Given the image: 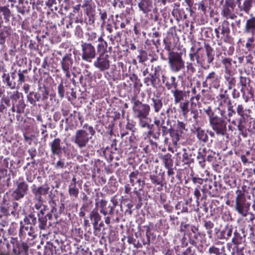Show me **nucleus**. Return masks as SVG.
I'll list each match as a JSON object with an SVG mask.
<instances>
[{
  "instance_id": "nucleus-1",
  "label": "nucleus",
  "mask_w": 255,
  "mask_h": 255,
  "mask_svg": "<svg viewBox=\"0 0 255 255\" xmlns=\"http://www.w3.org/2000/svg\"><path fill=\"white\" fill-rule=\"evenodd\" d=\"M35 213L36 211H33L25 216L23 219L24 225L20 223L18 235L22 242L20 243L17 237H11L10 241V243L12 245L11 252L8 253L0 252V255H28L29 246L27 242L36 237L35 226L37 221Z\"/></svg>"
},
{
  "instance_id": "nucleus-2",
  "label": "nucleus",
  "mask_w": 255,
  "mask_h": 255,
  "mask_svg": "<svg viewBox=\"0 0 255 255\" xmlns=\"http://www.w3.org/2000/svg\"><path fill=\"white\" fill-rule=\"evenodd\" d=\"M49 189L50 187L46 183L37 187L33 185L31 189L34 196V199L36 201L33 210L34 211V209L37 210L36 212L38 217V227L41 230H45L48 228L47 218L50 219L52 217L51 213L55 214L57 211V209L55 207L56 203L54 200L51 201L53 206L50 211H49L48 206L43 204V199L42 196L48 194Z\"/></svg>"
},
{
  "instance_id": "nucleus-3",
  "label": "nucleus",
  "mask_w": 255,
  "mask_h": 255,
  "mask_svg": "<svg viewBox=\"0 0 255 255\" xmlns=\"http://www.w3.org/2000/svg\"><path fill=\"white\" fill-rule=\"evenodd\" d=\"M110 202L111 204L108 205L107 201L104 199L100 200L98 202L100 212L105 216V223L107 225L109 226L111 223H119L120 222V218L122 216V212H123L124 207L126 208L125 211V215H131L132 212L131 208L133 205L130 201L128 199L124 200L123 204L125 207H123V205L121 204L120 211L116 209V207L119 204L117 195L111 197ZM96 205H98L97 203H96Z\"/></svg>"
},
{
  "instance_id": "nucleus-4",
  "label": "nucleus",
  "mask_w": 255,
  "mask_h": 255,
  "mask_svg": "<svg viewBox=\"0 0 255 255\" xmlns=\"http://www.w3.org/2000/svg\"><path fill=\"white\" fill-rule=\"evenodd\" d=\"M95 134L94 128L92 126L85 124L82 128L75 131L74 135L71 138V141L81 149L80 153L86 157H89V152L83 149L89 147V141Z\"/></svg>"
},
{
  "instance_id": "nucleus-5",
  "label": "nucleus",
  "mask_w": 255,
  "mask_h": 255,
  "mask_svg": "<svg viewBox=\"0 0 255 255\" xmlns=\"http://www.w3.org/2000/svg\"><path fill=\"white\" fill-rule=\"evenodd\" d=\"M142 101L138 95H133L131 96V103L133 104L132 110L134 116L138 118L139 125L144 128L149 127L148 124V116L150 111V107L147 104H143Z\"/></svg>"
},
{
  "instance_id": "nucleus-6",
  "label": "nucleus",
  "mask_w": 255,
  "mask_h": 255,
  "mask_svg": "<svg viewBox=\"0 0 255 255\" xmlns=\"http://www.w3.org/2000/svg\"><path fill=\"white\" fill-rule=\"evenodd\" d=\"M165 49L167 50L169 55V62L172 70L177 72L184 66V63L181 57L177 53L171 54L172 47L174 44V37L172 33H168L165 38L163 39Z\"/></svg>"
},
{
  "instance_id": "nucleus-7",
  "label": "nucleus",
  "mask_w": 255,
  "mask_h": 255,
  "mask_svg": "<svg viewBox=\"0 0 255 255\" xmlns=\"http://www.w3.org/2000/svg\"><path fill=\"white\" fill-rule=\"evenodd\" d=\"M144 83L147 85H152L154 89L151 91L153 93L152 97H151V101L154 111L158 112L159 110V78L156 76L150 74L149 77H147L144 79Z\"/></svg>"
},
{
  "instance_id": "nucleus-8",
  "label": "nucleus",
  "mask_w": 255,
  "mask_h": 255,
  "mask_svg": "<svg viewBox=\"0 0 255 255\" xmlns=\"http://www.w3.org/2000/svg\"><path fill=\"white\" fill-rule=\"evenodd\" d=\"M17 201L12 198L8 200L3 198L0 206V213L3 215L7 216L11 215L15 218H18L20 207Z\"/></svg>"
},
{
  "instance_id": "nucleus-9",
  "label": "nucleus",
  "mask_w": 255,
  "mask_h": 255,
  "mask_svg": "<svg viewBox=\"0 0 255 255\" xmlns=\"http://www.w3.org/2000/svg\"><path fill=\"white\" fill-rule=\"evenodd\" d=\"M9 99L11 101L12 105L16 106V120L18 121H22L23 117L21 114L24 113L26 107L22 93L17 90L14 91L11 93Z\"/></svg>"
},
{
  "instance_id": "nucleus-10",
  "label": "nucleus",
  "mask_w": 255,
  "mask_h": 255,
  "mask_svg": "<svg viewBox=\"0 0 255 255\" xmlns=\"http://www.w3.org/2000/svg\"><path fill=\"white\" fill-rule=\"evenodd\" d=\"M82 204L80 209L79 215L81 218L84 219V226L85 227H89L91 226V224L88 219L85 218L86 213L90 212L93 209L94 205L93 201L91 198L89 197L85 193L83 194L82 198Z\"/></svg>"
},
{
  "instance_id": "nucleus-11",
  "label": "nucleus",
  "mask_w": 255,
  "mask_h": 255,
  "mask_svg": "<svg viewBox=\"0 0 255 255\" xmlns=\"http://www.w3.org/2000/svg\"><path fill=\"white\" fill-rule=\"evenodd\" d=\"M81 47V55L83 61L91 62L93 59L96 58V49L92 43L82 41Z\"/></svg>"
},
{
  "instance_id": "nucleus-12",
  "label": "nucleus",
  "mask_w": 255,
  "mask_h": 255,
  "mask_svg": "<svg viewBox=\"0 0 255 255\" xmlns=\"http://www.w3.org/2000/svg\"><path fill=\"white\" fill-rule=\"evenodd\" d=\"M16 188L10 194L11 198L19 201L27 194L28 191V185L24 181L23 177L19 178L16 182Z\"/></svg>"
},
{
  "instance_id": "nucleus-13",
  "label": "nucleus",
  "mask_w": 255,
  "mask_h": 255,
  "mask_svg": "<svg viewBox=\"0 0 255 255\" xmlns=\"http://www.w3.org/2000/svg\"><path fill=\"white\" fill-rule=\"evenodd\" d=\"M44 90L41 91V93L34 91L29 92L26 95L27 102L32 106H35L36 102H42L44 103L48 98L49 91L44 87Z\"/></svg>"
},
{
  "instance_id": "nucleus-14",
  "label": "nucleus",
  "mask_w": 255,
  "mask_h": 255,
  "mask_svg": "<svg viewBox=\"0 0 255 255\" xmlns=\"http://www.w3.org/2000/svg\"><path fill=\"white\" fill-rule=\"evenodd\" d=\"M2 73L1 77L2 78V83L5 85V86L9 88L10 89H14L16 87V82L15 81V78L16 77V71H13L10 73L7 72V70L5 67L0 66V72Z\"/></svg>"
},
{
  "instance_id": "nucleus-15",
  "label": "nucleus",
  "mask_w": 255,
  "mask_h": 255,
  "mask_svg": "<svg viewBox=\"0 0 255 255\" xmlns=\"http://www.w3.org/2000/svg\"><path fill=\"white\" fill-rule=\"evenodd\" d=\"M111 57L108 53L98 54L94 61V66L101 72L108 70L111 66Z\"/></svg>"
},
{
  "instance_id": "nucleus-16",
  "label": "nucleus",
  "mask_w": 255,
  "mask_h": 255,
  "mask_svg": "<svg viewBox=\"0 0 255 255\" xmlns=\"http://www.w3.org/2000/svg\"><path fill=\"white\" fill-rule=\"evenodd\" d=\"M61 68L65 74V77L69 79L71 76V69L74 64L72 54L66 53L62 57L60 62Z\"/></svg>"
},
{
  "instance_id": "nucleus-17",
  "label": "nucleus",
  "mask_w": 255,
  "mask_h": 255,
  "mask_svg": "<svg viewBox=\"0 0 255 255\" xmlns=\"http://www.w3.org/2000/svg\"><path fill=\"white\" fill-rule=\"evenodd\" d=\"M11 18L12 20H19L21 18L19 15H17V17H15L13 11L9 8V6L3 5L0 6V21L1 26L2 25L3 22L9 23L10 19Z\"/></svg>"
},
{
  "instance_id": "nucleus-18",
  "label": "nucleus",
  "mask_w": 255,
  "mask_h": 255,
  "mask_svg": "<svg viewBox=\"0 0 255 255\" xmlns=\"http://www.w3.org/2000/svg\"><path fill=\"white\" fill-rule=\"evenodd\" d=\"M235 6L234 0H226L223 5L221 15L226 19H234L237 17L234 12Z\"/></svg>"
},
{
  "instance_id": "nucleus-19",
  "label": "nucleus",
  "mask_w": 255,
  "mask_h": 255,
  "mask_svg": "<svg viewBox=\"0 0 255 255\" xmlns=\"http://www.w3.org/2000/svg\"><path fill=\"white\" fill-rule=\"evenodd\" d=\"M159 32L155 31L153 32L152 37L154 38L152 39L150 44V52L149 56L151 57L150 59L151 62L157 61L158 59V53L159 52L158 45H159Z\"/></svg>"
},
{
  "instance_id": "nucleus-20",
  "label": "nucleus",
  "mask_w": 255,
  "mask_h": 255,
  "mask_svg": "<svg viewBox=\"0 0 255 255\" xmlns=\"http://www.w3.org/2000/svg\"><path fill=\"white\" fill-rule=\"evenodd\" d=\"M210 123L212 129L215 131L217 135H225L227 131L226 124L222 120L217 118L211 120Z\"/></svg>"
},
{
  "instance_id": "nucleus-21",
  "label": "nucleus",
  "mask_w": 255,
  "mask_h": 255,
  "mask_svg": "<svg viewBox=\"0 0 255 255\" xmlns=\"http://www.w3.org/2000/svg\"><path fill=\"white\" fill-rule=\"evenodd\" d=\"M63 143L61 139L59 138H55L52 141L49 142V145L52 154L61 157L63 151H65V147L62 146Z\"/></svg>"
},
{
  "instance_id": "nucleus-22",
  "label": "nucleus",
  "mask_w": 255,
  "mask_h": 255,
  "mask_svg": "<svg viewBox=\"0 0 255 255\" xmlns=\"http://www.w3.org/2000/svg\"><path fill=\"white\" fill-rule=\"evenodd\" d=\"M18 4L16 5L18 12L22 15L28 13L30 10L31 6L33 7L35 5V0H18Z\"/></svg>"
},
{
  "instance_id": "nucleus-23",
  "label": "nucleus",
  "mask_w": 255,
  "mask_h": 255,
  "mask_svg": "<svg viewBox=\"0 0 255 255\" xmlns=\"http://www.w3.org/2000/svg\"><path fill=\"white\" fill-rule=\"evenodd\" d=\"M251 204L246 200L235 201V209L243 217H246L249 213Z\"/></svg>"
},
{
  "instance_id": "nucleus-24",
  "label": "nucleus",
  "mask_w": 255,
  "mask_h": 255,
  "mask_svg": "<svg viewBox=\"0 0 255 255\" xmlns=\"http://www.w3.org/2000/svg\"><path fill=\"white\" fill-rule=\"evenodd\" d=\"M77 184H78L79 186L81 185V183H79V181L77 180L75 176H73L68 186L69 195L70 197L73 199L78 198L79 194V189L77 186Z\"/></svg>"
},
{
  "instance_id": "nucleus-25",
  "label": "nucleus",
  "mask_w": 255,
  "mask_h": 255,
  "mask_svg": "<svg viewBox=\"0 0 255 255\" xmlns=\"http://www.w3.org/2000/svg\"><path fill=\"white\" fill-rule=\"evenodd\" d=\"M11 33V27L10 25H2L0 27V44L3 45L7 38H9Z\"/></svg>"
},
{
  "instance_id": "nucleus-26",
  "label": "nucleus",
  "mask_w": 255,
  "mask_h": 255,
  "mask_svg": "<svg viewBox=\"0 0 255 255\" xmlns=\"http://www.w3.org/2000/svg\"><path fill=\"white\" fill-rule=\"evenodd\" d=\"M116 20L115 22V28H118V26L123 29L126 28V25L129 24L130 20L126 15L121 14L120 16L118 15H116Z\"/></svg>"
},
{
  "instance_id": "nucleus-27",
  "label": "nucleus",
  "mask_w": 255,
  "mask_h": 255,
  "mask_svg": "<svg viewBox=\"0 0 255 255\" xmlns=\"http://www.w3.org/2000/svg\"><path fill=\"white\" fill-rule=\"evenodd\" d=\"M133 192L136 195L137 198V204L136 207L137 209H139L143 205V201L146 199V193L143 189H137V187H134Z\"/></svg>"
},
{
  "instance_id": "nucleus-28",
  "label": "nucleus",
  "mask_w": 255,
  "mask_h": 255,
  "mask_svg": "<svg viewBox=\"0 0 255 255\" xmlns=\"http://www.w3.org/2000/svg\"><path fill=\"white\" fill-rule=\"evenodd\" d=\"M205 82L209 83L215 88L220 86L219 78L215 72H210L206 77Z\"/></svg>"
},
{
  "instance_id": "nucleus-29",
  "label": "nucleus",
  "mask_w": 255,
  "mask_h": 255,
  "mask_svg": "<svg viewBox=\"0 0 255 255\" xmlns=\"http://www.w3.org/2000/svg\"><path fill=\"white\" fill-rule=\"evenodd\" d=\"M231 102L230 99L224 94L220 95V99H219V106L218 109L221 111V114L222 116L223 115V113H225L224 108L226 106L228 107L231 105Z\"/></svg>"
},
{
  "instance_id": "nucleus-30",
  "label": "nucleus",
  "mask_w": 255,
  "mask_h": 255,
  "mask_svg": "<svg viewBox=\"0 0 255 255\" xmlns=\"http://www.w3.org/2000/svg\"><path fill=\"white\" fill-rule=\"evenodd\" d=\"M97 41L98 42L96 47L98 54H100L101 53H107L108 43L104 40L102 35L98 37Z\"/></svg>"
},
{
  "instance_id": "nucleus-31",
  "label": "nucleus",
  "mask_w": 255,
  "mask_h": 255,
  "mask_svg": "<svg viewBox=\"0 0 255 255\" xmlns=\"http://www.w3.org/2000/svg\"><path fill=\"white\" fill-rule=\"evenodd\" d=\"M138 6L139 10L144 14L151 11L152 8V2L151 0H138Z\"/></svg>"
},
{
  "instance_id": "nucleus-32",
  "label": "nucleus",
  "mask_w": 255,
  "mask_h": 255,
  "mask_svg": "<svg viewBox=\"0 0 255 255\" xmlns=\"http://www.w3.org/2000/svg\"><path fill=\"white\" fill-rule=\"evenodd\" d=\"M101 111L102 110L101 109H99V113L96 114V116L98 117V120L96 122L94 129L95 130H96L98 132L103 134V133L104 132V122L101 121V118H103L105 116V115L101 113Z\"/></svg>"
},
{
  "instance_id": "nucleus-33",
  "label": "nucleus",
  "mask_w": 255,
  "mask_h": 255,
  "mask_svg": "<svg viewBox=\"0 0 255 255\" xmlns=\"http://www.w3.org/2000/svg\"><path fill=\"white\" fill-rule=\"evenodd\" d=\"M89 216L92 222L94 228L96 229L99 222L101 220V216L98 213V211L95 209L92 210L90 212Z\"/></svg>"
},
{
  "instance_id": "nucleus-34",
  "label": "nucleus",
  "mask_w": 255,
  "mask_h": 255,
  "mask_svg": "<svg viewBox=\"0 0 255 255\" xmlns=\"http://www.w3.org/2000/svg\"><path fill=\"white\" fill-rule=\"evenodd\" d=\"M129 79L133 82V95H138L140 91L142 84L137 76L133 74L129 77Z\"/></svg>"
},
{
  "instance_id": "nucleus-35",
  "label": "nucleus",
  "mask_w": 255,
  "mask_h": 255,
  "mask_svg": "<svg viewBox=\"0 0 255 255\" xmlns=\"http://www.w3.org/2000/svg\"><path fill=\"white\" fill-rule=\"evenodd\" d=\"M206 56H202L203 59H206V64H210L212 62L214 58V52L213 48L208 44H205Z\"/></svg>"
},
{
  "instance_id": "nucleus-36",
  "label": "nucleus",
  "mask_w": 255,
  "mask_h": 255,
  "mask_svg": "<svg viewBox=\"0 0 255 255\" xmlns=\"http://www.w3.org/2000/svg\"><path fill=\"white\" fill-rule=\"evenodd\" d=\"M181 134L179 132L178 130H175L173 129H171L169 130V136L170 137V139L172 142V144L174 145H176L177 142L179 141Z\"/></svg>"
},
{
  "instance_id": "nucleus-37",
  "label": "nucleus",
  "mask_w": 255,
  "mask_h": 255,
  "mask_svg": "<svg viewBox=\"0 0 255 255\" xmlns=\"http://www.w3.org/2000/svg\"><path fill=\"white\" fill-rule=\"evenodd\" d=\"M252 6V0H244L243 3L240 2L238 3V7L241 11H244L246 13H249Z\"/></svg>"
},
{
  "instance_id": "nucleus-38",
  "label": "nucleus",
  "mask_w": 255,
  "mask_h": 255,
  "mask_svg": "<svg viewBox=\"0 0 255 255\" xmlns=\"http://www.w3.org/2000/svg\"><path fill=\"white\" fill-rule=\"evenodd\" d=\"M116 151L113 149H111L108 147L103 151V154L108 162H111L114 159H118V156H116Z\"/></svg>"
},
{
  "instance_id": "nucleus-39",
  "label": "nucleus",
  "mask_w": 255,
  "mask_h": 255,
  "mask_svg": "<svg viewBox=\"0 0 255 255\" xmlns=\"http://www.w3.org/2000/svg\"><path fill=\"white\" fill-rule=\"evenodd\" d=\"M251 80L249 78L241 76L240 77L239 84L242 86L240 90L243 96H245L246 93V89L248 86L250 85Z\"/></svg>"
},
{
  "instance_id": "nucleus-40",
  "label": "nucleus",
  "mask_w": 255,
  "mask_h": 255,
  "mask_svg": "<svg viewBox=\"0 0 255 255\" xmlns=\"http://www.w3.org/2000/svg\"><path fill=\"white\" fill-rule=\"evenodd\" d=\"M133 141L131 139V137H130L128 140L121 142V147L123 151L126 153L131 152L130 150L133 148L132 145Z\"/></svg>"
},
{
  "instance_id": "nucleus-41",
  "label": "nucleus",
  "mask_w": 255,
  "mask_h": 255,
  "mask_svg": "<svg viewBox=\"0 0 255 255\" xmlns=\"http://www.w3.org/2000/svg\"><path fill=\"white\" fill-rule=\"evenodd\" d=\"M245 29L247 32H253L255 30V17H252L247 20Z\"/></svg>"
},
{
  "instance_id": "nucleus-42",
  "label": "nucleus",
  "mask_w": 255,
  "mask_h": 255,
  "mask_svg": "<svg viewBox=\"0 0 255 255\" xmlns=\"http://www.w3.org/2000/svg\"><path fill=\"white\" fill-rule=\"evenodd\" d=\"M87 30L88 31L85 33L87 42L90 43L94 41L97 42L99 37L97 33L94 31L90 30L89 27L87 28Z\"/></svg>"
},
{
  "instance_id": "nucleus-43",
  "label": "nucleus",
  "mask_w": 255,
  "mask_h": 255,
  "mask_svg": "<svg viewBox=\"0 0 255 255\" xmlns=\"http://www.w3.org/2000/svg\"><path fill=\"white\" fill-rule=\"evenodd\" d=\"M155 170L150 173V179L151 182L155 185L159 184V173H157L158 165H155Z\"/></svg>"
},
{
  "instance_id": "nucleus-44",
  "label": "nucleus",
  "mask_w": 255,
  "mask_h": 255,
  "mask_svg": "<svg viewBox=\"0 0 255 255\" xmlns=\"http://www.w3.org/2000/svg\"><path fill=\"white\" fill-rule=\"evenodd\" d=\"M154 124L156 125L157 129L156 131H154L153 129H152V127H153V125H151V127L150 128L149 131V133L150 136L152 137L155 139H158L159 137V120H157L155 118L154 121Z\"/></svg>"
},
{
  "instance_id": "nucleus-45",
  "label": "nucleus",
  "mask_w": 255,
  "mask_h": 255,
  "mask_svg": "<svg viewBox=\"0 0 255 255\" xmlns=\"http://www.w3.org/2000/svg\"><path fill=\"white\" fill-rule=\"evenodd\" d=\"M159 187H157L152 189V190L149 192V197L153 199L155 203H158L159 201Z\"/></svg>"
},
{
  "instance_id": "nucleus-46",
  "label": "nucleus",
  "mask_w": 255,
  "mask_h": 255,
  "mask_svg": "<svg viewBox=\"0 0 255 255\" xmlns=\"http://www.w3.org/2000/svg\"><path fill=\"white\" fill-rule=\"evenodd\" d=\"M208 188L207 189L209 194L212 197H216L219 195V191L216 183L208 185Z\"/></svg>"
},
{
  "instance_id": "nucleus-47",
  "label": "nucleus",
  "mask_w": 255,
  "mask_h": 255,
  "mask_svg": "<svg viewBox=\"0 0 255 255\" xmlns=\"http://www.w3.org/2000/svg\"><path fill=\"white\" fill-rule=\"evenodd\" d=\"M197 137L203 142H207L208 139V136L206 131L201 128L197 129Z\"/></svg>"
},
{
  "instance_id": "nucleus-48",
  "label": "nucleus",
  "mask_w": 255,
  "mask_h": 255,
  "mask_svg": "<svg viewBox=\"0 0 255 255\" xmlns=\"http://www.w3.org/2000/svg\"><path fill=\"white\" fill-rule=\"evenodd\" d=\"M229 25V22L225 20L222 22V25L218 27V29H220V30H221V33L224 35L227 36L230 32Z\"/></svg>"
},
{
  "instance_id": "nucleus-49",
  "label": "nucleus",
  "mask_w": 255,
  "mask_h": 255,
  "mask_svg": "<svg viewBox=\"0 0 255 255\" xmlns=\"http://www.w3.org/2000/svg\"><path fill=\"white\" fill-rule=\"evenodd\" d=\"M59 160L55 163H53L55 169H61L66 168L68 164L65 162V159H62L61 157H59Z\"/></svg>"
},
{
  "instance_id": "nucleus-50",
  "label": "nucleus",
  "mask_w": 255,
  "mask_h": 255,
  "mask_svg": "<svg viewBox=\"0 0 255 255\" xmlns=\"http://www.w3.org/2000/svg\"><path fill=\"white\" fill-rule=\"evenodd\" d=\"M139 172L137 170L131 172L129 175V182L132 186L135 185V182L140 178H138Z\"/></svg>"
},
{
  "instance_id": "nucleus-51",
  "label": "nucleus",
  "mask_w": 255,
  "mask_h": 255,
  "mask_svg": "<svg viewBox=\"0 0 255 255\" xmlns=\"http://www.w3.org/2000/svg\"><path fill=\"white\" fill-rule=\"evenodd\" d=\"M16 115V106L12 105L10 108L8 110V116L10 122L14 121Z\"/></svg>"
},
{
  "instance_id": "nucleus-52",
  "label": "nucleus",
  "mask_w": 255,
  "mask_h": 255,
  "mask_svg": "<svg viewBox=\"0 0 255 255\" xmlns=\"http://www.w3.org/2000/svg\"><path fill=\"white\" fill-rule=\"evenodd\" d=\"M188 203L187 201L185 203L178 202L176 205V209L180 210L181 213H187L188 212Z\"/></svg>"
},
{
  "instance_id": "nucleus-53",
  "label": "nucleus",
  "mask_w": 255,
  "mask_h": 255,
  "mask_svg": "<svg viewBox=\"0 0 255 255\" xmlns=\"http://www.w3.org/2000/svg\"><path fill=\"white\" fill-rule=\"evenodd\" d=\"M27 70H21L20 69L18 71L17 75L18 78L17 80V83L18 85H21L25 81V77L24 75V74L27 73Z\"/></svg>"
},
{
  "instance_id": "nucleus-54",
  "label": "nucleus",
  "mask_w": 255,
  "mask_h": 255,
  "mask_svg": "<svg viewBox=\"0 0 255 255\" xmlns=\"http://www.w3.org/2000/svg\"><path fill=\"white\" fill-rule=\"evenodd\" d=\"M139 55L137 56L139 63H143L147 59V54L145 51L140 49L138 50Z\"/></svg>"
},
{
  "instance_id": "nucleus-55",
  "label": "nucleus",
  "mask_w": 255,
  "mask_h": 255,
  "mask_svg": "<svg viewBox=\"0 0 255 255\" xmlns=\"http://www.w3.org/2000/svg\"><path fill=\"white\" fill-rule=\"evenodd\" d=\"M246 47L249 51L252 50L255 47V38L253 37L248 38Z\"/></svg>"
},
{
  "instance_id": "nucleus-56",
  "label": "nucleus",
  "mask_w": 255,
  "mask_h": 255,
  "mask_svg": "<svg viewBox=\"0 0 255 255\" xmlns=\"http://www.w3.org/2000/svg\"><path fill=\"white\" fill-rule=\"evenodd\" d=\"M162 161L165 167L167 169L171 168L173 166V161L171 158L168 156H164L162 157Z\"/></svg>"
},
{
  "instance_id": "nucleus-57",
  "label": "nucleus",
  "mask_w": 255,
  "mask_h": 255,
  "mask_svg": "<svg viewBox=\"0 0 255 255\" xmlns=\"http://www.w3.org/2000/svg\"><path fill=\"white\" fill-rule=\"evenodd\" d=\"M57 90L59 97L61 99L63 98L65 93V88L64 86L63 81H61L60 83L58 85Z\"/></svg>"
},
{
  "instance_id": "nucleus-58",
  "label": "nucleus",
  "mask_w": 255,
  "mask_h": 255,
  "mask_svg": "<svg viewBox=\"0 0 255 255\" xmlns=\"http://www.w3.org/2000/svg\"><path fill=\"white\" fill-rule=\"evenodd\" d=\"M204 226L207 230V234L211 238L212 237V229L214 227V224L211 221H206Z\"/></svg>"
},
{
  "instance_id": "nucleus-59",
  "label": "nucleus",
  "mask_w": 255,
  "mask_h": 255,
  "mask_svg": "<svg viewBox=\"0 0 255 255\" xmlns=\"http://www.w3.org/2000/svg\"><path fill=\"white\" fill-rule=\"evenodd\" d=\"M165 127L164 126L162 127V135L164 138V142L166 144L170 145L172 143V142L170 139V137L169 136V130L165 131Z\"/></svg>"
},
{
  "instance_id": "nucleus-60",
  "label": "nucleus",
  "mask_w": 255,
  "mask_h": 255,
  "mask_svg": "<svg viewBox=\"0 0 255 255\" xmlns=\"http://www.w3.org/2000/svg\"><path fill=\"white\" fill-rule=\"evenodd\" d=\"M188 107L189 103L188 102L180 103V108L182 110L183 116L185 117H186L189 111Z\"/></svg>"
},
{
  "instance_id": "nucleus-61",
  "label": "nucleus",
  "mask_w": 255,
  "mask_h": 255,
  "mask_svg": "<svg viewBox=\"0 0 255 255\" xmlns=\"http://www.w3.org/2000/svg\"><path fill=\"white\" fill-rule=\"evenodd\" d=\"M203 110L206 114L209 116L210 122H211V120L215 119L218 118L217 116H215L214 113L210 107H208L207 108L204 109Z\"/></svg>"
},
{
  "instance_id": "nucleus-62",
  "label": "nucleus",
  "mask_w": 255,
  "mask_h": 255,
  "mask_svg": "<svg viewBox=\"0 0 255 255\" xmlns=\"http://www.w3.org/2000/svg\"><path fill=\"white\" fill-rule=\"evenodd\" d=\"M74 34L78 38H82L83 37V30L81 25H77L74 30Z\"/></svg>"
},
{
  "instance_id": "nucleus-63",
  "label": "nucleus",
  "mask_w": 255,
  "mask_h": 255,
  "mask_svg": "<svg viewBox=\"0 0 255 255\" xmlns=\"http://www.w3.org/2000/svg\"><path fill=\"white\" fill-rule=\"evenodd\" d=\"M155 231L148 229L146 230V234L150 238V242L151 243H155L156 241V235L155 234Z\"/></svg>"
},
{
  "instance_id": "nucleus-64",
  "label": "nucleus",
  "mask_w": 255,
  "mask_h": 255,
  "mask_svg": "<svg viewBox=\"0 0 255 255\" xmlns=\"http://www.w3.org/2000/svg\"><path fill=\"white\" fill-rule=\"evenodd\" d=\"M71 107L70 105H64L61 108V112L64 117L68 116L71 112Z\"/></svg>"
}]
</instances>
